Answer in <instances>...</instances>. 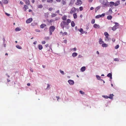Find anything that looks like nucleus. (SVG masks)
Listing matches in <instances>:
<instances>
[{"mask_svg": "<svg viewBox=\"0 0 126 126\" xmlns=\"http://www.w3.org/2000/svg\"><path fill=\"white\" fill-rule=\"evenodd\" d=\"M115 24V25L112 28V30L113 31H115L116 29L118 28L119 26V24L117 22H114Z\"/></svg>", "mask_w": 126, "mask_h": 126, "instance_id": "nucleus-1", "label": "nucleus"}, {"mask_svg": "<svg viewBox=\"0 0 126 126\" xmlns=\"http://www.w3.org/2000/svg\"><path fill=\"white\" fill-rule=\"evenodd\" d=\"M67 23H66V21H62L61 22L60 25L62 28L63 29L64 27H66V26L68 25Z\"/></svg>", "mask_w": 126, "mask_h": 126, "instance_id": "nucleus-2", "label": "nucleus"}, {"mask_svg": "<svg viewBox=\"0 0 126 126\" xmlns=\"http://www.w3.org/2000/svg\"><path fill=\"white\" fill-rule=\"evenodd\" d=\"M100 1L105 6H107L108 3L107 0H100Z\"/></svg>", "mask_w": 126, "mask_h": 126, "instance_id": "nucleus-3", "label": "nucleus"}, {"mask_svg": "<svg viewBox=\"0 0 126 126\" xmlns=\"http://www.w3.org/2000/svg\"><path fill=\"white\" fill-rule=\"evenodd\" d=\"M82 2L81 0H77L75 4L77 5L80 6L82 4Z\"/></svg>", "mask_w": 126, "mask_h": 126, "instance_id": "nucleus-4", "label": "nucleus"}, {"mask_svg": "<svg viewBox=\"0 0 126 126\" xmlns=\"http://www.w3.org/2000/svg\"><path fill=\"white\" fill-rule=\"evenodd\" d=\"M105 14L103 13V14H102L101 15H98L96 16H95V17L96 18H98L100 17H103L105 16Z\"/></svg>", "mask_w": 126, "mask_h": 126, "instance_id": "nucleus-5", "label": "nucleus"}, {"mask_svg": "<svg viewBox=\"0 0 126 126\" xmlns=\"http://www.w3.org/2000/svg\"><path fill=\"white\" fill-rule=\"evenodd\" d=\"M55 27L53 26H50L49 28V31L53 32L55 29Z\"/></svg>", "mask_w": 126, "mask_h": 126, "instance_id": "nucleus-6", "label": "nucleus"}, {"mask_svg": "<svg viewBox=\"0 0 126 126\" xmlns=\"http://www.w3.org/2000/svg\"><path fill=\"white\" fill-rule=\"evenodd\" d=\"M76 9L74 7L72 8L70 11V13L71 14H73L75 13L76 11Z\"/></svg>", "mask_w": 126, "mask_h": 126, "instance_id": "nucleus-7", "label": "nucleus"}, {"mask_svg": "<svg viewBox=\"0 0 126 126\" xmlns=\"http://www.w3.org/2000/svg\"><path fill=\"white\" fill-rule=\"evenodd\" d=\"M32 18H30L28 19L26 21L27 23H31L32 21Z\"/></svg>", "mask_w": 126, "mask_h": 126, "instance_id": "nucleus-8", "label": "nucleus"}, {"mask_svg": "<svg viewBox=\"0 0 126 126\" xmlns=\"http://www.w3.org/2000/svg\"><path fill=\"white\" fill-rule=\"evenodd\" d=\"M68 82L71 85H73L74 84V82L73 80H69L68 81Z\"/></svg>", "mask_w": 126, "mask_h": 126, "instance_id": "nucleus-9", "label": "nucleus"}, {"mask_svg": "<svg viewBox=\"0 0 126 126\" xmlns=\"http://www.w3.org/2000/svg\"><path fill=\"white\" fill-rule=\"evenodd\" d=\"M29 7L27 5H24V7L23 8V9L24 11H26L27 9H28Z\"/></svg>", "mask_w": 126, "mask_h": 126, "instance_id": "nucleus-10", "label": "nucleus"}, {"mask_svg": "<svg viewBox=\"0 0 126 126\" xmlns=\"http://www.w3.org/2000/svg\"><path fill=\"white\" fill-rule=\"evenodd\" d=\"M111 40V39L109 37V36L106 37L105 38V40L107 41H110Z\"/></svg>", "mask_w": 126, "mask_h": 126, "instance_id": "nucleus-11", "label": "nucleus"}, {"mask_svg": "<svg viewBox=\"0 0 126 126\" xmlns=\"http://www.w3.org/2000/svg\"><path fill=\"white\" fill-rule=\"evenodd\" d=\"M94 28H100V26L97 24H95L94 25Z\"/></svg>", "mask_w": 126, "mask_h": 126, "instance_id": "nucleus-12", "label": "nucleus"}, {"mask_svg": "<svg viewBox=\"0 0 126 126\" xmlns=\"http://www.w3.org/2000/svg\"><path fill=\"white\" fill-rule=\"evenodd\" d=\"M25 3L27 5H29L30 4V2L29 0H24Z\"/></svg>", "mask_w": 126, "mask_h": 126, "instance_id": "nucleus-13", "label": "nucleus"}, {"mask_svg": "<svg viewBox=\"0 0 126 126\" xmlns=\"http://www.w3.org/2000/svg\"><path fill=\"white\" fill-rule=\"evenodd\" d=\"M120 1H117L114 3V5L115 6H117L119 5L120 4Z\"/></svg>", "mask_w": 126, "mask_h": 126, "instance_id": "nucleus-14", "label": "nucleus"}, {"mask_svg": "<svg viewBox=\"0 0 126 126\" xmlns=\"http://www.w3.org/2000/svg\"><path fill=\"white\" fill-rule=\"evenodd\" d=\"M65 0H62L61 2V3L63 5H65L66 4V2Z\"/></svg>", "mask_w": 126, "mask_h": 126, "instance_id": "nucleus-15", "label": "nucleus"}, {"mask_svg": "<svg viewBox=\"0 0 126 126\" xmlns=\"http://www.w3.org/2000/svg\"><path fill=\"white\" fill-rule=\"evenodd\" d=\"M67 16H64L62 17V19L63 21H65L66 20Z\"/></svg>", "mask_w": 126, "mask_h": 126, "instance_id": "nucleus-16", "label": "nucleus"}, {"mask_svg": "<svg viewBox=\"0 0 126 126\" xmlns=\"http://www.w3.org/2000/svg\"><path fill=\"white\" fill-rule=\"evenodd\" d=\"M46 25L45 24H42L40 25V27L41 28H43L44 27L46 26Z\"/></svg>", "mask_w": 126, "mask_h": 126, "instance_id": "nucleus-17", "label": "nucleus"}, {"mask_svg": "<svg viewBox=\"0 0 126 126\" xmlns=\"http://www.w3.org/2000/svg\"><path fill=\"white\" fill-rule=\"evenodd\" d=\"M112 18V16L111 15L108 16L107 17V19L109 20H111Z\"/></svg>", "mask_w": 126, "mask_h": 126, "instance_id": "nucleus-18", "label": "nucleus"}, {"mask_svg": "<svg viewBox=\"0 0 126 126\" xmlns=\"http://www.w3.org/2000/svg\"><path fill=\"white\" fill-rule=\"evenodd\" d=\"M102 46L103 47H108V45L106 43H103L102 44Z\"/></svg>", "mask_w": 126, "mask_h": 126, "instance_id": "nucleus-19", "label": "nucleus"}, {"mask_svg": "<svg viewBox=\"0 0 126 126\" xmlns=\"http://www.w3.org/2000/svg\"><path fill=\"white\" fill-rule=\"evenodd\" d=\"M110 6L111 7H113L114 5V3L113 2H110Z\"/></svg>", "mask_w": 126, "mask_h": 126, "instance_id": "nucleus-20", "label": "nucleus"}, {"mask_svg": "<svg viewBox=\"0 0 126 126\" xmlns=\"http://www.w3.org/2000/svg\"><path fill=\"white\" fill-rule=\"evenodd\" d=\"M113 96H114V95L112 94H110L109 96V98L110 99H112L113 98Z\"/></svg>", "mask_w": 126, "mask_h": 126, "instance_id": "nucleus-21", "label": "nucleus"}, {"mask_svg": "<svg viewBox=\"0 0 126 126\" xmlns=\"http://www.w3.org/2000/svg\"><path fill=\"white\" fill-rule=\"evenodd\" d=\"M86 69L85 67L84 66H83L81 68V70L82 72L84 71Z\"/></svg>", "mask_w": 126, "mask_h": 126, "instance_id": "nucleus-22", "label": "nucleus"}, {"mask_svg": "<svg viewBox=\"0 0 126 126\" xmlns=\"http://www.w3.org/2000/svg\"><path fill=\"white\" fill-rule=\"evenodd\" d=\"M112 75L110 73H109L107 75V76L109 77H110V79H112Z\"/></svg>", "mask_w": 126, "mask_h": 126, "instance_id": "nucleus-23", "label": "nucleus"}, {"mask_svg": "<svg viewBox=\"0 0 126 126\" xmlns=\"http://www.w3.org/2000/svg\"><path fill=\"white\" fill-rule=\"evenodd\" d=\"M73 16L74 19H75L77 18V15L76 13L74 14H73Z\"/></svg>", "mask_w": 126, "mask_h": 126, "instance_id": "nucleus-24", "label": "nucleus"}, {"mask_svg": "<svg viewBox=\"0 0 126 126\" xmlns=\"http://www.w3.org/2000/svg\"><path fill=\"white\" fill-rule=\"evenodd\" d=\"M2 2L5 4H7L8 3V1L7 0H2Z\"/></svg>", "mask_w": 126, "mask_h": 126, "instance_id": "nucleus-25", "label": "nucleus"}, {"mask_svg": "<svg viewBox=\"0 0 126 126\" xmlns=\"http://www.w3.org/2000/svg\"><path fill=\"white\" fill-rule=\"evenodd\" d=\"M77 55V53H74L72 54V56L73 57H75Z\"/></svg>", "mask_w": 126, "mask_h": 126, "instance_id": "nucleus-26", "label": "nucleus"}, {"mask_svg": "<svg viewBox=\"0 0 126 126\" xmlns=\"http://www.w3.org/2000/svg\"><path fill=\"white\" fill-rule=\"evenodd\" d=\"M39 49L41 50L43 48L42 46L41 45H39L38 46Z\"/></svg>", "mask_w": 126, "mask_h": 126, "instance_id": "nucleus-27", "label": "nucleus"}, {"mask_svg": "<svg viewBox=\"0 0 126 126\" xmlns=\"http://www.w3.org/2000/svg\"><path fill=\"white\" fill-rule=\"evenodd\" d=\"M21 30V29L19 27H17L16 28L15 31H20Z\"/></svg>", "mask_w": 126, "mask_h": 126, "instance_id": "nucleus-28", "label": "nucleus"}, {"mask_svg": "<svg viewBox=\"0 0 126 126\" xmlns=\"http://www.w3.org/2000/svg\"><path fill=\"white\" fill-rule=\"evenodd\" d=\"M99 43L100 44H101L103 43H104V42L102 41V39L101 38H100L99 39Z\"/></svg>", "mask_w": 126, "mask_h": 126, "instance_id": "nucleus-29", "label": "nucleus"}, {"mask_svg": "<svg viewBox=\"0 0 126 126\" xmlns=\"http://www.w3.org/2000/svg\"><path fill=\"white\" fill-rule=\"evenodd\" d=\"M71 26L72 27H74L75 26V24L73 21H72L71 22Z\"/></svg>", "mask_w": 126, "mask_h": 126, "instance_id": "nucleus-30", "label": "nucleus"}, {"mask_svg": "<svg viewBox=\"0 0 126 126\" xmlns=\"http://www.w3.org/2000/svg\"><path fill=\"white\" fill-rule=\"evenodd\" d=\"M43 7L42 4H39L38 6V8H41Z\"/></svg>", "mask_w": 126, "mask_h": 126, "instance_id": "nucleus-31", "label": "nucleus"}, {"mask_svg": "<svg viewBox=\"0 0 126 126\" xmlns=\"http://www.w3.org/2000/svg\"><path fill=\"white\" fill-rule=\"evenodd\" d=\"M57 15L56 14L54 13H53L52 14L51 16L52 17H54L56 16Z\"/></svg>", "mask_w": 126, "mask_h": 126, "instance_id": "nucleus-32", "label": "nucleus"}, {"mask_svg": "<svg viewBox=\"0 0 126 126\" xmlns=\"http://www.w3.org/2000/svg\"><path fill=\"white\" fill-rule=\"evenodd\" d=\"M109 14H111L112 12V9L111 8H110L109 11Z\"/></svg>", "mask_w": 126, "mask_h": 126, "instance_id": "nucleus-33", "label": "nucleus"}, {"mask_svg": "<svg viewBox=\"0 0 126 126\" xmlns=\"http://www.w3.org/2000/svg\"><path fill=\"white\" fill-rule=\"evenodd\" d=\"M71 22V20L69 19H68L67 20V21H66V23H68L67 24L68 25L69 23H70Z\"/></svg>", "mask_w": 126, "mask_h": 126, "instance_id": "nucleus-34", "label": "nucleus"}, {"mask_svg": "<svg viewBox=\"0 0 126 126\" xmlns=\"http://www.w3.org/2000/svg\"><path fill=\"white\" fill-rule=\"evenodd\" d=\"M104 35L106 37L109 36V35L107 32H105L104 33Z\"/></svg>", "mask_w": 126, "mask_h": 126, "instance_id": "nucleus-35", "label": "nucleus"}, {"mask_svg": "<svg viewBox=\"0 0 126 126\" xmlns=\"http://www.w3.org/2000/svg\"><path fill=\"white\" fill-rule=\"evenodd\" d=\"M16 47L19 49H21L22 48L19 45L16 46Z\"/></svg>", "mask_w": 126, "mask_h": 126, "instance_id": "nucleus-36", "label": "nucleus"}, {"mask_svg": "<svg viewBox=\"0 0 126 126\" xmlns=\"http://www.w3.org/2000/svg\"><path fill=\"white\" fill-rule=\"evenodd\" d=\"M96 77L97 78V79L98 80H100L101 79V78L98 75H96Z\"/></svg>", "mask_w": 126, "mask_h": 126, "instance_id": "nucleus-37", "label": "nucleus"}, {"mask_svg": "<svg viewBox=\"0 0 126 126\" xmlns=\"http://www.w3.org/2000/svg\"><path fill=\"white\" fill-rule=\"evenodd\" d=\"M79 30L80 32L81 33H82V32H83V29L82 28H80V29Z\"/></svg>", "mask_w": 126, "mask_h": 126, "instance_id": "nucleus-38", "label": "nucleus"}, {"mask_svg": "<svg viewBox=\"0 0 126 126\" xmlns=\"http://www.w3.org/2000/svg\"><path fill=\"white\" fill-rule=\"evenodd\" d=\"M53 0H47V1L48 2L52 3Z\"/></svg>", "mask_w": 126, "mask_h": 126, "instance_id": "nucleus-39", "label": "nucleus"}, {"mask_svg": "<svg viewBox=\"0 0 126 126\" xmlns=\"http://www.w3.org/2000/svg\"><path fill=\"white\" fill-rule=\"evenodd\" d=\"M95 20L94 19H92L91 21V23L92 24H94V23Z\"/></svg>", "mask_w": 126, "mask_h": 126, "instance_id": "nucleus-40", "label": "nucleus"}, {"mask_svg": "<svg viewBox=\"0 0 126 126\" xmlns=\"http://www.w3.org/2000/svg\"><path fill=\"white\" fill-rule=\"evenodd\" d=\"M100 7L99 6L97 7L95 9V12H96V11L99 9L100 8Z\"/></svg>", "mask_w": 126, "mask_h": 126, "instance_id": "nucleus-41", "label": "nucleus"}, {"mask_svg": "<svg viewBox=\"0 0 126 126\" xmlns=\"http://www.w3.org/2000/svg\"><path fill=\"white\" fill-rule=\"evenodd\" d=\"M102 96L105 98H109V96L107 95H103Z\"/></svg>", "mask_w": 126, "mask_h": 126, "instance_id": "nucleus-42", "label": "nucleus"}, {"mask_svg": "<svg viewBox=\"0 0 126 126\" xmlns=\"http://www.w3.org/2000/svg\"><path fill=\"white\" fill-rule=\"evenodd\" d=\"M67 34V33L66 32H65L63 33L62 35L63 36H64L65 35H66Z\"/></svg>", "mask_w": 126, "mask_h": 126, "instance_id": "nucleus-43", "label": "nucleus"}, {"mask_svg": "<svg viewBox=\"0 0 126 126\" xmlns=\"http://www.w3.org/2000/svg\"><path fill=\"white\" fill-rule=\"evenodd\" d=\"M79 93L82 94H84L85 93L84 92H83L82 91H79Z\"/></svg>", "mask_w": 126, "mask_h": 126, "instance_id": "nucleus-44", "label": "nucleus"}, {"mask_svg": "<svg viewBox=\"0 0 126 126\" xmlns=\"http://www.w3.org/2000/svg\"><path fill=\"white\" fill-rule=\"evenodd\" d=\"M60 71L61 73L63 75H64V73L63 71H62L61 70H60Z\"/></svg>", "mask_w": 126, "mask_h": 126, "instance_id": "nucleus-45", "label": "nucleus"}, {"mask_svg": "<svg viewBox=\"0 0 126 126\" xmlns=\"http://www.w3.org/2000/svg\"><path fill=\"white\" fill-rule=\"evenodd\" d=\"M80 11H81L83 10V8L82 6L80 7L79 8Z\"/></svg>", "mask_w": 126, "mask_h": 126, "instance_id": "nucleus-46", "label": "nucleus"}, {"mask_svg": "<svg viewBox=\"0 0 126 126\" xmlns=\"http://www.w3.org/2000/svg\"><path fill=\"white\" fill-rule=\"evenodd\" d=\"M44 39L46 40H48L49 39V38L48 37H45Z\"/></svg>", "mask_w": 126, "mask_h": 126, "instance_id": "nucleus-47", "label": "nucleus"}, {"mask_svg": "<svg viewBox=\"0 0 126 126\" xmlns=\"http://www.w3.org/2000/svg\"><path fill=\"white\" fill-rule=\"evenodd\" d=\"M50 87V85L49 84H47V88L46 89H48Z\"/></svg>", "mask_w": 126, "mask_h": 126, "instance_id": "nucleus-48", "label": "nucleus"}, {"mask_svg": "<svg viewBox=\"0 0 126 126\" xmlns=\"http://www.w3.org/2000/svg\"><path fill=\"white\" fill-rule=\"evenodd\" d=\"M119 47V45H117L115 47V49H118Z\"/></svg>", "mask_w": 126, "mask_h": 126, "instance_id": "nucleus-49", "label": "nucleus"}, {"mask_svg": "<svg viewBox=\"0 0 126 126\" xmlns=\"http://www.w3.org/2000/svg\"><path fill=\"white\" fill-rule=\"evenodd\" d=\"M114 60L115 61H119V60L118 58H115Z\"/></svg>", "mask_w": 126, "mask_h": 126, "instance_id": "nucleus-50", "label": "nucleus"}, {"mask_svg": "<svg viewBox=\"0 0 126 126\" xmlns=\"http://www.w3.org/2000/svg\"><path fill=\"white\" fill-rule=\"evenodd\" d=\"M46 43V42L45 41H42V44H44Z\"/></svg>", "mask_w": 126, "mask_h": 126, "instance_id": "nucleus-51", "label": "nucleus"}, {"mask_svg": "<svg viewBox=\"0 0 126 126\" xmlns=\"http://www.w3.org/2000/svg\"><path fill=\"white\" fill-rule=\"evenodd\" d=\"M73 50L74 51H76L77 50L76 48L75 47L72 49H71V50Z\"/></svg>", "mask_w": 126, "mask_h": 126, "instance_id": "nucleus-52", "label": "nucleus"}, {"mask_svg": "<svg viewBox=\"0 0 126 126\" xmlns=\"http://www.w3.org/2000/svg\"><path fill=\"white\" fill-rule=\"evenodd\" d=\"M53 10V8H50L48 9V10L50 11H51Z\"/></svg>", "mask_w": 126, "mask_h": 126, "instance_id": "nucleus-53", "label": "nucleus"}, {"mask_svg": "<svg viewBox=\"0 0 126 126\" xmlns=\"http://www.w3.org/2000/svg\"><path fill=\"white\" fill-rule=\"evenodd\" d=\"M112 41L113 42H114L115 41V40L114 38H112Z\"/></svg>", "mask_w": 126, "mask_h": 126, "instance_id": "nucleus-54", "label": "nucleus"}, {"mask_svg": "<svg viewBox=\"0 0 126 126\" xmlns=\"http://www.w3.org/2000/svg\"><path fill=\"white\" fill-rule=\"evenodd\" d=\"M5 14L6 15H7V16H10V14H8L6 13H5Z\"/></svg>", "mask_w": 126, "mask_h": 126, "instance_id": "nucleus-55", "label": "nucleus"}, {"mask_svg": "<svg viewBox=\"0 0 126 126\" xmlns=\"http://www.w3.org/2000/svg\"><path fill=\"white\" fill-rule=\"evenodd\" d=\"M54 20H53L51 19L49 20V21H48L49 22H52L54 21Z\"/></svg>", "mask_w": 126, "mask_h": 126, "instance_id": "nucleus-56", "label": "nucleus"}, {"mask_svg": "<svg viewBox=\"0 0 126 126\" xmlns=\"http://www.w3.org/2000/svg\"><path fill=\"white\" fill-rule=\"evenodd\" d=\"M55 20H57L59 19V17H56L55 18Z\"/></svg>", "mask_w": 126, "mask_h": 126, "instance_id": "nucleus-57", "label": "nucleus"}, {"mask_svg": "<svg viewBox=\"0 0 126 126\" xmlns=\"http://www.w3.org/2000/svg\"><path fill=\"white\" fill-rule=\"evenodd\" d=\"M45 46L46 47H47L49 46V44H47L45 45Z\"/></svg>", "mask_w": 126, "mask_h": 126, "instance_id": "nucleus-58", "label": "nucleus"}, {"mask_svg": "<svg viewBox=\"0 0 126 126\" xmlns=\"http://www.w3.org/2000/svg\"><path fill=\"white\" fill-rule=\"evenodd\" d=\"M20 4L21 5H23L24 4V3L22 1H20Z\"/></svg>", "mask_w": 126, "mask_h": 126, "instance_id": "nucleus-59", "label": "nucleus"}, {"mask_svg": "<svg viewBox=\"0 0 126 126\" xmlns=\"http://www.w3.org/2000/svg\"><path fill=\"white\" fill-rule=\"evenodd\" d=\"M52 32H51V31H49V34L50 35H51L52 34Z\"/></svg>", "mask_w": 126, "mask_h": 126, "instance_id": "nucleus-60", "label": "nucleus"}, {"mask_svg": "<svg viewBox=\"0 0 126 126\" xmlns=\"http://www.w3.org/2000/svg\"><path fill=\"white\" fill-rule=\"evenodd\" d=\"M87 33V32H86V31H83V32H82V34H83V33Z\"/></svg>", "mask_w": 126, "mask_h": 126, "instance_id": "nucleus-61", "label": "nucleus"}, {"mask_svg": "<svg viewBox=\"0 0 126 126\" xmlns=\"http://www.w3.org/2000/svg\"><path fill=\"white\" fill-rule=\"evenodd\" d=\"M37 32H40V31L39 30H35Z\"/></svg>", "mask_w": 126, "mask_h": 126, "instance_id": "nucleus-62", "label": "nucleus"}, {"mask_svg": "<svg viewBox=\"0 0 126 126\" xmlns=\"http://www.w3.org/2000/svg\"><path fill=\"white\" fill-rule=\"evenodd\" d=\"M56 97L57 98V100H58L60 98L58 96H56Z\"/></svg>", "mask_w": 126, "mask_h": 126, "instance_id": "nucleus-63", "label": "nucleus"}, {"mask_svg": "<svg viewBox=\"0 0 126 126\" xmlns=\"http://www.w3.org/2000/svg\"><path fill=\"white\" fill-rule=\"evenodd\" d=\"M64 43H67V40H64Z\"/></svg>", "mask_w": 126, "mask_h": 126, "instance_id": "nucleus-64", "label": "nucleus"}]
</instances>
